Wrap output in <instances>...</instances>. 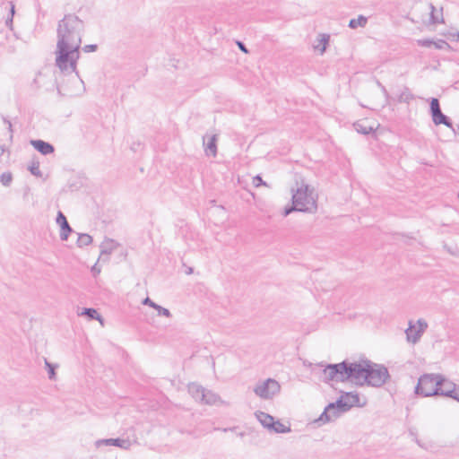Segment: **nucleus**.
I'll list each match as a JSON object with an SVG mask.
<instances>
[{"instance_id": "f257e3e1", "label": "nucleus", "mask_w": 459, "mask_h": 459, "mask_svg": "<svg viewBox=\"0 0 459 459\" xmlns=\"http://www.w3.org/2000/svg\"><path fill=\"white\" fill-rule=\"evenodd\" d=\"M84 30V22L74 13L65 14L57 23L55 62L64 74L75 73L79 78L76 67Z\"/></svg>"}, {"instance_id": "f03ea898", "label": "nucleus", "mask_w": 459, "mask_h": 459, "mask_svg": "<svg viewBox=\"0 0 459 459\" xmlns=\"http://www.w3.org/2000/svg\"><path fill=\"white\" fill-rule=\"evenodd\" d=\"M367 360L350 362L347 359L340 363H330L325 365L322 373L324 375L323 381L329 383L335 382H351L357 385H364L363 378L367 370Z\"/></svg>"}, {"instance_id": "7ed1b4c3", "label": "nucleus", "mask_w": 459, "mask_h": 459, "mask_svg": "<svg viewBox=\"0 0 459 459\" xmlns=\"http://www.w3.org/2000/svg\"><path fill=\"white\" fill-rule=\"evenodd\" d=\"M443 380V375L434 373H425L418 379L414 393L422 397L438 396L440 383Z\"/></svg>"}, {"instance_id": "20e7f679", "label": "nucleus", "mask_w": 459, "mask_h": 459, "mask_svg": "<svg viewBox=\"0 0 459 459\" xmlns=\"http://www.w3.org/2000/svg\"><path fill=\"white\" fill-rule=\"evenodd\" d=\"M292 191L291 201L293 205L299 209L302 212H314L316 211V202L312 196V191L309 190L308 185L302 183V185L294 191Z\"/></svg>"}, {"instance_id": "39448f33", "label": "nucleus", "mask_w": 459, "mask_h": 459, "mask_svg": "<svg viewBox=\"0 0 459 459\" xmlns=\"http://www.w3.org/2000/svg\"><path fill=\"white\" fill-rule=\"evenodd\" d=\"M390 375L385 366L367 360V370L363 378L364 385L380 387L386 383Z\"/></svg>"}, {"instance_id": "423d86ee", "label": "nucleus", "mask_w": 459, "mask_h": 459, "mask_svg": "<svg viewBox=\"0 0 459 459\" xmlns=\"http://www.w3.org/2000/svg\"><path fill=\"white\" fill-rule=\"evenodd\" d=\"M341 396L332 404L335 408V411L341 415L351 409L355 405H359V396L354 392H341Z\"/></svg>"}, {"instance_id": "0eeeda50", "label": "nucleus", "mask_w": 459, "mask_h": 459, "mask_svg": "<svg viewBox=\"0 0 459 459\" xmlns=\"http://www.w3.org/2000/svg\"><path fill=\"white\" fill-rule=\"evenodd\" d=\"M429 113L436 126L444 125L449 128H453V122L449 117L442 112L438 99L431 98L429 100Z\"/></svg>"}, {"instance_id": "6e6552de", "label": "nucleus", "mask_w": 459, "mask_h": 459, "mask_svg": "<svg viewBox=\"0 0 459 459\" xmlns=\"http://www.w3.org/2000/svg\"><path fill=\"white\" fill-rule=\"evenodd\" d=\"M280 390L279 383L275 379L268 378L263 384L256 385L254 392L263 399H272Z\"/></svg>"}, {"instance_id": "1a4fd4ad", "label": "nucleus", "mask_w": 459, "mask_h": 459, "mask_svg": "<svg viewBox=\"0 0 459 459\" xmlns=\"http://www.w3.org/2000/svg\"><path fill=\"white\" fill-rule=\"evenodd\" d=\"M417 325L418 328H416L411 321L409 322V327L405 331L406 338L409 342L416 343L428 328V324L423 319H419Z\"/></svg>"}, {"instance_id": "9d476101", "label": "nucleus", "mask_w": 459, "mask_h": 459, "mask_svg": "<svg viewBox=\"0 0 459 459\" xmlns=\"http://www.w3.org/2000/svg\"><path fill=\"white\" fill-rule=\"evenodd\" d=\"M438 396L452 398L459 402V389L457 385L443 376V380L440 383V390H438Z\"/></svg>"}, {"instance_id": "9b49d317", "label": "nucleus", "mask_w": 459, "mask_h": 459, "mask_svg": "<svg viewBox=\"0 0 459 459\" xmlns=\"http://www.w3.org/2000/svg\"><path fill=\"white\" fill-rule=\"evenodd\" d=\"M217 142L218 135L217 134H205L203 137V145L204 148V152L207 156L216 157L217 155Z\"/></svg>"}, {"instance_id": "f8f14e48", "label": "nucleus", "mask_w": 459, "mask_h": 459, "mask_svg": "<svg viewBox=\"0 0 459 459\" xmlns=\"http://www.w3.org/2000/svg\"><path fill=\"white\" fill-rule=\"evenodd\" d=\"M101 446H114L123 449H128L131 446V443L128 439H123L120 437L103 438L95 441V446L97 448L100 447Z\"/></svg>"}, {"instance_id": "ddd939ff", "label": "nucleus", "mask_w": 459, "mask_h": 459, "mask_svg": "<svg viewBox=\"0 0 459 459\" xmlns=\"http://www.w3.org/2000/svg\"><path fill=\"white\" fill-rule=\"evenodd\" d=\"M56 223L60 226V238L61 240H67L69 234L73 232V229L68 223V221L65 217V215L61 212L58 211L56 218Z\"/></svg>"}, {"instance_id": "4468645a", "label": "nucleus", "mask_w": 459, "mask_h": 459, "mask_svg": "<svg viewBox=\"0 0 459 459\" xmlns=\"http://www.w3.org/2000/svg\"><path fill=\"white\" fill-rule=\"evenodd\" d=\"M33 148L42 155H49L55 152V147L48 142L41 139L30 140Z\"/></svg>"}, {"instance_id": "2eb2a0df", "label": "nucleus", "mask_w": 459, "mask_h": 459, "mask_svg": "<svg viewBox=\"0 0 459 459\" xmlns=\"http://www.w3.org/2000/svg\"><path fill=\"white\" fill-rule=\"evenodd\" d=\"M340 415L337 411H335V408L333 407V404L330 403L325 408L324 411L321 413L319 418L316 420V422H330L331 420L338 418Z\"/></svg>"}, {"instance_id": "dca6fc26", "label": "nucleus", "mask_w": 459, "mask_h": 459, "mask_svg": "<svg viewBox=\"0 0 459 459\" xmlns=\"http://www.w3.org/2000/svg\"><path fill=\"white\" fill-rule=\"evenodd\" d=\"M143 305H148L151 307H152L155 310H157L159 316H166V317H170L171 316V313H170V311L168 308L163 307L160 305L155 303L149 297L145 298L143 300Z\"/></svg>"}, {"instance_id": "f3484780", "label": "nucleus", "mask_w": 459, "mask_h": 459, "mask_svg": "<svg viewBox=\"0 0 459 459\" xmlns=\"http://www.w3.org/2000/svg\"><path fill=\"white\" fill-rule=\"evenodd\" d=\"M202 403L208 405H215L218 403H222L219 394L211 390L205 389L204 394H202Z\"/></svg>"}, {"instance_id": "a211bd4d", "label": "nucleus", "mask_w": 459, "mask_h": 459, "mask_svg": "<svg viewBox=\"0 0 459 459\" xmlns=\"http://www.w3.org/2000/svg\"><path fill=\"white\" fill-rule=\"evenodd\" d=\"M79 316H84L89 320H98L101 325H103V318L97 311V309L93 307H83L82 312L78 314Z\"/></svg>"}, {"instance_id": "6ab92c4d", "label": "nucleus", "mask_w": 459, "mask_h": 459, "mask_svg": "<svg viewBox=\"0 0 459 459\" xmlns=\"http://www.w3.org/2000/svg\"><path fill=\"white\" fill-rule=\"evenodd\" d=\"M255 415L259 422L262 424V426L270 430L271 428L273 426L274 418L272 415L264 411H257Z\"/></svg>"}, {"instance_id": "aec40b11", "label": "nucleus", "mask_w": 459, "mask_h": 459, "mask_svg": "<svg viewBox=\"0 0 459 459\" xmlns=\"http://www.w3.org/2000/svg\"><path fill=\"white\" fill-rule=\"evenodd\" d=\"M205 388L202 385H196V384H191L188 385V392L192 395V397L197 401L202 403L203 396L202 394H204Z\"/></svg>"}, {"instance_id": "412c9836", "label": "nucleus", "mask_w": 459, "mask_h": 459, "mask_svg": "<svg viewBox=\"0 0 459 459\" xmlns=\"http://www.w3.org/2000/svg\"><path fill=\"white\" fill-rule=\"evenodd\" d=\"M117 247V243L113 239L105 240L101 246V255H110Z\"/></svg>"}, {"instance_id": "4be33fe9", "label": "nucleus", "mask_w": 459, "mask_h": 459, "mask_svg": "<svg viewBox=\"0 0 459 459\" xmlns=\"http://www.w3.org/2000/svg\"><path fill=\"white\" fill-rule=\"evenodd\" d=\"M368 22V18L364 15H359L358 18L351 19L349 22V27L351 29H357L358 27H365Z\"/></svg>"}, {"instance_id": "5701e85b", "label": "nucleus", "mask_w": 459, "mask_h": 459, "mask_svg": "<svg viewBox=\"0 0 459 459\" xmlns=\"http://www.w3.org/2000/svg\"><path fill=\"white\" fill-rule=\"evenodd\" d=\"M355 130L361 134L367 135L375 133L373 126H365L363 123L356 122L353 124Z\"/></svg>"}, {"instance_id": "b1692460", "label": "nucleus", "mask_w": 459, "mask_h": 459, "mask_svg": "<svg viewBox=\"0 0 459 459\" xmlns=\"http://www.w3.org/2000/svg\"><path fill=\"white\" fill-rule=\"evenodd\" d=\"M271 431H273L274 433L278 434H283L290 432V428L285 426L282 424L280 420H273V426L270 429Z\"/></svg>"}, {"instance_id": "393cba45", "label": "nucleus", "mask_w": 459, "mask_h": 459, "mask_svg": "<svg viewBox=\"0 0 459 459\" xmlns=\"http://www.w3.org/2000/svg\"><path fill=\"white\" fill-rule=\"evenodd\" d=\"M92 242V237L87 233H81L78 236L77 245L79 247L89 246Z\"/></svg>"}, {"instance_id": "a878e982", "label": "nucleus", "mask_w": 459, "mask_h": 459, "mask_svg": "<svg viewBox=\"0 0 459 459\" xmlns=\"http://www.w3.org/2000/svg\"><path fill=\"white\" fill-rule=\"evenodd\" d=\"M414 99V96L411 92L410 89L408 87H404L403 91L398 97V101L403 103H409L411 100Z\"/></svg>"}, {"instance_id": "bb28decb", "label": "nucleus", "mask_w": 459, "mask_h": 459, "mask_svg": "<svg viewBox=\"0 0 459 459\" xmlns=\"http://www.w3.org/2000/svg\"><path fill=\"white\" fill-rule=\"evenodd\" d=\"M29 171L36 177H41L42 173L39 169V161L33 160L28 167Z\"/></svg>"}, {"instance_id": "cd10ccee", "label": "nucleus", "mask_w": 459, "mask_h": 459, "mask_svg": "<svg viewBox=\"0 0 459 459\" xmlns=\"http://www.w3.org/2000/svg\"><path fill=\"white\" fill-rule=\"evenodd\" d=\"M13 181V174L11 172H4L0 176V182L4 186H9Z\"/></svg>"}, {"instance_id": "c85d7f7f", "label": "nucleus", "mask_w": 459, "mask_h": 459, "mask_svg": "<svg viewBox=\"0 0 459 459\" xmlns=\"http://www.w3.org/2000/svg\"><path fill=\"white\" fill-rule=\"evenodd\" d=\"M319 43L322 46L320 48L321 53H324L328 46L330 36L328 34H320Z\"/></svg>"}, {"instance_id": "c756f323", "label": "nucleus", "mask_w": 459, "mask_h": 459, "mask_svg": "<svg viewBox=\"0 0 459 459\" xmlns=\"http://www.w3.org/2000/svg\"><path fill=\"white\" fill-rule=\"evenodd\" d=\"M45 364H46V367L48 368V378L51 379V380H54L56 378V366L51 364L47 359H45Z\"/></svg>"}, {"instance_id": "7c9ffc66", "label": "nucleus", "mask_w": 459, "mask_h": 459, "mask_svg": "<svg viewBox=\"0 0 459 459\" xmlns=\"http://www.w3.org/2000/svg\"><path fill=\"white\" fill-rule=\"evenodd\" d=\"M436 49H449L450 45L444 39L434 40L432 45Z\"/></svg>"}, {"instance_id": "2f4dec72", "label": "nucleus", "mask_w": 459, "mask_h": 459, "mask_svg": "<svg viewBox=\"0 0 459 459\" xmlns=\"http://www.w3.org/2000/svg\"><path fill=\"white\" fill-rule=\"evenodd\" d=\"M429 7L431 9V13H430V22L431 23L433 24H436V23H438V22H443V18L439 19L437 16L435 15V6L433 5V4H429Z\"/></svg>"}, {"instance_id": "473e14b6", "label": "nucleus", "mask_w": 459, "mask_h": 459, "mask_svg": "<svg viewBox=\"0 0 459 459\" xmlns=\"http://www.w3.org/2000/svg\"><path fill=\"white\" fill-rule=\"evenodd\" d=\"M417 43L420 47L431 48L434 43V40L431 39H418Z\"/></svg>"}, {"instance_id": "72a5a7b5", "label": "nucleus", "mask_w": 459, "mask_h": 459, "mask_svg": "<svg viewBox=\"0 0 459 459\" xmlns=\"http://www.w3.org/2000/svg\"><path fill=\"white\" fill-rule=\"evenodd\" d=\"M253 185L255 187H259L261 186H267V183L263 180V178H262V177L260 175H256V176H255L253 178Z\"/></svg>"}, {"instance_id": "f704fd0d", "label": "nucleus", "mask_w": 459, "mask_h": 459, "mask_svg": "<svg viewBox=\"0 0 459 459\" xmlns=\"http://www.w3.org/2000/svg\"><path fill=\"white\" fill-rule=\"evenodd\" d=\"M292 212H299V209L298 207H296L295 205H293V204L290 206L287 205L286 207H284L282 215L284 217H286L289 214H290Z\"/></svg>"}, {"instance_id": "c9c22d12", "label": "nucleus", "mask_w": 459, "mask_h": 459, "mask_svg": "<svg viewBox=\"0 0 459 459\" xmlns=\"http://www.w3.org/2000/svg\"><path fill=\"white\" fill-rule=\"evenodd\" d=\"M82 49L85 53L95 52L98 49V45L97 44L85 45L84 47L82 48Z\"/></svg>"}, {"instance_id": "e433bc0d", "label": "nucleus", "mask_w": 459, "mask_h": 459, "mask_svg": "<svg viewBox=\"0 0 459 459\" xmlns=\"http://www.w3.org/2000/svg\"><path fill=\"white\" fill-rule=\"evenodd\" d=\"M377 86L380 88V91L383 92L384 96L385 97V99H389V93L386 90V88L380 82L377 81Z\"/></svg>"}, {"instance_id": "4c0bfd02", "label": "nucleus", "mask_w": 459, "mask_h": 459, "mask_svg": "<svg viewBox=\"0 0 459 459\" xmlns=\"http://www.w3.org/2000/svg\"><path fill=\"white\" fill-rule=\"evenodd\" d=\"M5 25L9 30H13V18L7 16V18L5 20Z\"/></svg>"}, {"instance_id": "58836bf2", "label": "nucleus", "mask_w": 459, "mask_h": 459, "mask_svg": "<svg viewBox=\"0 0 459 459\" xmlns=\"http://www.w3.org/2000/svg\"><path fill=\"white\" fill-rule=\"evenodd\" d=\"M236 43H237V46L238 47V48H239L243 53H246V54H247V53H248V49H247V48L246 47V45H245L242 41H240V40H237V41H236Z\"/></svg>"}, {"instance_id": "ea45409f", "label": "nucleus", "mask_w": 459, "mask_h": 459, "mask_svg": "<svg viewBox=\"0 0 459 459\" xmlns=\"http://www.w3.org/2000/svg\"><path fill=\"white\" fill-rule=\"evenodd\" d=\"M15 14V5L13 2H10V11L8 16L13 17Z\"/></svg>"}, {"instance_id": "a19ab883", "label": "nucleus", "mask_w": 459, "mask_h": 459, "mask_svg": "<svg viewBox=\"0 0 459 459\" xmlns=\"http://www.w3.org/2000/svg\"><path fill=\"white\" fill-rule=\"evenodd\" d=\"M409 434H410L411 437H412L413 440H415V437H417L416 432L414 430H412V429H410L409 430Z\"/></svg>"}, {"instance_id": "79ce46f5", "label": "nucleus", "mask_w": 459, "mask_h": 459, "mask_svg": "<svg viewBox=\"0 0 459 459\" xmlns=\"http://www.w3.org/2000/svg\"><path fill=\"white\" fill-rule=\"evenodd\" d=\"M8 130L9 132L11 133V135H10V138L12 139L13 138V126H12V123H9L8 125Z\"/></svg>"}, {"instance_id": "37998d69", "label": "nucleus", "mask_w": 459, "mask_h": 459, "mask_svg": "<svg viewBox=\"0 0 459 459\" xmlns=\"http://www.w3.org/2000/svg\"><path fill=\"white\" fill-rule=\"evenodd\" d=\"M91 272L93 273V274H95L96 273H100V271L99 269L96 268V265H94L91 269Z\"/></svg>"}, {"instance_id": "c03bdc74", "label": "nucleus", "mask_w": 459, "mask_h": 459, "mask_svg": "<svg viewBox=\"0 0 459 459\" xmlns=\"http://www.w3.org/2000/svg\"><path fill=\"white\" fill-rule=\"evenodd\" d=\"M0 149H1V154H3L6 151V147L4 144L0 145Z\"/></svg>"}, {"instance_id": "a18cd8bd", "label": "nucleus", "mask_w": 459, "mask_h": 459, "mask_svg": "<svg viewBox=\"0 0 459 459\" xmlns=\"http://www.w3.org/2000/svg\"><path fill=\"white\" fill-rule=\"evenodd\" d=\"M3 121L6 125H9V123H11V121L8 118L4 117H3Z\"/></svg>"}, {"instance_id": "49530a36", "label": "nucleus", "mask_w": 459, "mask_h": 459, "mask_svg": "<svg viewBox=\"0 0 459 459\" xmlns=\"http://www.w3.org/2000/svg\"><path fill=\"white\" fill-rule=\"evenodd\" d=\"M420 447H423V445L420 443V441L418 439V437H415L414 440Z\"/></svg>"}, {"instance_id": "de8ad7c7", "label": "nucleus", "mask_w": 459, "mask_h": 459, "mask_svg": "<svg viewBox=\"0 0 459 459\" xmlns=\"http://www.w3.org/2000/svg\"><path fill=\"white\" fill-rule=\"evenodd\" d=\"M193 273V268L189 267V268H188V270H187V272H186V273H187V274H190V273Z\"/></svg>"}, {"instance_id": "09e8293b", "label": "nucleus", "mask_w": 459, "mask_h": 459, "mask_svg": "<svg viewBox=\"0 0 459 459\" xmlns=\"http://www.w3.org/2000/svg\"><path fill=\"white\" fill-rule=\"evenodd\" d=\"M456 40L459 41V32L456 34Z\"/></svg>"}, {"instance_id": "8fccbe9b", "label": "nucleus", "mask_w": 459, "mask_h": 459, "mask_svg": "<svg viewBox=\"0 0 459 459\" xmlns=\"http://www.w3.org/2000/svg\"><path fill=\"white\" fill-rule=\"evenodd\" d=\"M57 91H58L59 93L61 92V90H60L59 86H57Z\"/></svg>"}]
</instances>
